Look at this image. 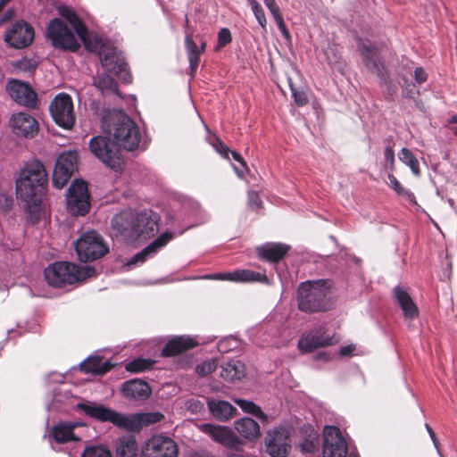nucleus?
<instances>
[{
  "label": "nucleus",
  "instance_id": "nucleus-10",
  "mask_svg": "<svg viewBox=\"0 0 457 457\" xmlns=\"http://www.w3.org/2000/svg\"><path fill=\"white\" fill-rule=\"evenodd\" d=\"M79 154L77 151H66L59 154L53 171V185L62 189L71 176L78 170Z\"/></svg>",
  "mask_w": 457,
  "mask_h": 457
},
{
  "label": "nucleus",
  "instance_id": "nucleus-51",
  "mask_svg": "<svg viewBox=\"0 0 457 457\" xmlns=\"http://www.w3.org/2000/svg\"><path fill=\"white\" fill-rule=\"evenodd\" d=\"M292 96L297 106H304L308 104L309 99L306 93L303 90H299L295 87H291Z\"/></svg>",
  "mask_w": 457,
  "mask_h": 457
},
{
  "label": "nucleus",
  "instance_id": "nucleus-30",
  "mask_svg": "<svg viewBox=\"0 0 457 457\" xmlns=\"http://www.w3.org/2000/svg\"><path fill=\"white\" fill-rule=\"evenodd\" d=\"M28 175L29 181V184L47 183V172L43 163L39 161H34L26 164L21 170L19 178H25Z\"/></svg>",
  "mask_w": 457,
  "mask_h": 457
},
{
  "label": "nucleus",
  "instance_id": "nucleus-57",
  "mask_svg": "<svg viewBox=\"0 0 457 457\" xmlns=\"http://www.w3.org/2000/svg\"><path fill=\"white\" fill-rule=\"evenodd\" d=\"M216 150L225 158L229 159L230 149L220 140L215 145Z\"/></svg>",
  "mask_w": 457,
  "mask_h": 457
},
{
  "label": "nucleus",
  "instance_id": "nucleus-42",
  "mask_svg": "<svg viewBox=\"0 0 457 457\" xmlns=\"http://www.w3.org/2000/svg\"><path fill=\"white\" fill-rule=\"evenodd\" d=\"M235 403L245 411L253 416L260 419L261 420L267 422L268 416L262 411L261 407L256 405L253 402L247 401L245 399H237Z\"/></svg>",
  "mask_w": 457,
  "mask_h": 457
},
{
  "label": "nucleus",
  "instance_id": "nucleus-2",
  "mask_svg": "<svg viewBox=\"0 0 457 457\" xmlns=\"http://www.w3.org/2000/svg\"><path fill=\"white\" fill-rule=\"evenodd\" d=\"M330 288L331 282L328 279L301 282L296 289L298 310L307 314L329 311L333 305Z\"/></svg>",
  "mask_w": 457,
  "mask_h": 457
},
{
  "label": "nucleus",
  "instance_id": "nucleus-60",
  "mask_svg": "<svg viewBox=\"0 0 457 457\" xmlns=\"http://www.w3.org/2000/svg\"><path fill=\"white\" fill-rule=\"evenodd\" d=\"M425 427H426V429L428 431V433L429 434V436L431 437L435 446L437 448V438H436V433L435 431L432 429V428L428 425V424H425Z\"/></svg>",
  "mask_w": 457,
  "mask_h": 457
},
{
  "label": "nucleus",
  "instance_id": "nucleus-5",
  "mask_svg": "<svg viewBox=\"0 0 457 457\" xmlns=\"http://www.w3.org/2000/svg\"><path fill=\"white\" fill-rule=\"evenodd\" d=\"M112 224L120 233L138 237H150L158 230L157 215L152 212H123L116 215Z\"/></svg>",
  "mask_w": 457,
  "mask_h": 457
},
{
  "label": "nucleus",
  "instance_id": "nucleus-15",
  "mask_svg": "<svg viewBox=\"0 0 457 457\" xmlns=\"http://www.w3.org/2000/svg\"><path fill=\"white\" fill-rule=\"evenodd\" d=\"M338 338L335 335L328 336L323 327H320L303 333L298 341V349L303 353H312L314 350L336 345Z\"/></svg>",
  "mask_w": 457,
  "mask_h": 457
},
{
  "label": "nucleus",
  "instance_id": "nucleus-49",
  "mask_svg": "<svg viewBox=\"0 0 457 457\" xmlns=\"http://www.w3.org/2000/svg\"><path fill=\"white\" fill-rule=\"evenodd\" d=\"M272 17H273L274 21L276 22V24L278 26V29L281 32L283 37L287 41H290L291 40V35H290V32H289L288 29L287 28V25L285 23L282 12L277 13V14L273 15Z\"/></svg>",
  "mask_w": 457,
  "mask_h": 457
},
{
  "label": "nucleus",
  "instance_id": "nucleus-26",
  "mask_svg": "<svg viewBox=\"0 0 457 457\" xmlns=\"http://www.w3.org/2000/svg\"><path fill=\"white\" fill-rule=\"evenodd\" d=\"M290 246L281 243H266L256 247V253L261 260L277 263L287 253Z\"/></svg>",
  "mask_w": 457,
  "mask_h": 457
},
{
  "label": "nucleus",
  "instance_id": "nucleus-16",
  "mask_svg": "<svg viewBox=\"0 0 457 457\" xmlns=\"http://www.w3.org/2000/svg\"><path fill=\"white\" fill-rule=\"evenodd\" d=\"M347 451L341 430L335 426H326L323 431V457H346Z\"/></svg>",
  "mask_w": 457,
  "mask_h": 457
},
{
  "label": "nucleus",
  "instance_id": "nucleus-9",
  "mask_svg": "<svg viewBox=\"0 0 457 457\" xmlns=\"http://www.w3.org/2000/svg\"><path fill=\"white\" fill-rule=\"evenodd\" d=\"M49 111L54 122L65 129H71L76 121L73 102L70 95L58 94L50 103Z\"/></svg>",
  "mask_w": 457,
  "mask_h": 457
},
{
  "label": "nucleus",
  "instance_id": "nucleus-19",
  "mask_svg": "<svg viewBox=\"0 0 457 457\" xmlns=\"http://www.w3.org/2000/svg\"><path fill=\"white\" fill-rule=\"evenodd\" d=\"M7 90L12 99L18 104L29 109H36L37 107V94L29 83L18 79H11L7 84Z\"/></svg>",
  "mask_w": 457,
  "mask_h": 457
},
{
  "label": "nucleus",
  "instance_id": "nucleus-31",
  "mask_svg": "<svg viewBox=\"0 0 457 457\" xmlns=\"http://www.w3.org/2000/svg\"><path fill=\"white\" fill-rule=\"evenodd\" d=\"M58 13L73 28L77 35L84 41L87 36V28L77 12L67 5L58 7Z\"/></svg>",
  "mask_w": 457,
  "mask_h": 457
},
{
  "label": "nucleus",
  "instance_id": "nucleus-64",
  "mask_svg": "<svg viewBox=\"0 0 457 457\" xmlns=\"http://www.w3.org/2000/svg\"><path fill=\"white\" fill-rule=\"evenodd\" d=\"M189 457H215V456L211 453H195L191 454Z\"/></svg>",
  "mask_w": 457,
  "mask_h": 457
},
{
  "label": "nucleus",
  "instance_id": "nucleus-3",
  "mask_svg": "<svg viewBox=\"0 0 457 457\" xmlns=\"http://www.w3.org/2000/svg\"><path fill=\"white\" fill-rule=\"evenodd\" d=\"M104 132L127 151L136 150L141 140L139 128L124 112H113L103 119Z\"/></svg>",
  "mask_w": 457,
  "mask_h": 457
},
{
  "label": "nucleus",
  "instance_id": "nucleus-56",
  "mask_svg": "<svg viewBox=\"0 0 457 457\" xmlns=\"http://www.w3.org/2000/svg\"><path fill=\"white\" fill-rule=\"evenodd\" d=\"M263 2L272 16L281 12L275 0H263Z\"/></svg>",
  "mask_w": 457,
  "mask_h": 457
},
{
  "label": "nucleus",
  "instance_id": "nucleus-24",
  "mask_svg": "<svg viewBox=\"0 0 457 457\" xmlns=\"http://www.w3.org/2000/svg\"><path fill=\"white\" fill-rule=\"evenodd\" d=\"M268 453L272 457H286L289 452L290 438L283 430H274L266 437Z\"/></svg>",
  "mask_w": 457,
  "mask_h": 457
},
{
  "label": "nucleus",
  "instance_id": "nucleus-32",
  "mask_svg": "<svg viewBox=\"0 0 457 457\" xmlns=\"http://www.w3.org/2000/svg\"><path fill=\"white\" fill-rule=\"evenodd\" d=\"M207 405L212 415L220 421H226L237 412V409L227 401L208 400Z\"/></svg>",
  "mask_w": 457,
  "mask_h": 457
},
{
  "label": "nucleus",
  "instance_id": "nucleus-40",
  "mask_svg": "<svg viewBox=\"0 0 457 457\" xmlns=\"http://www.w3.org/2000/svg\"><path fill=\"white\" fill-rule=\"evenodd\" d=\"M386 145L384 150V169L386 171L394 172L395 170V157L394 145L395 142L392 137H388L384 140Z\"/></svg>",
  "mask_w": 457,
  "mask_h": 457
},
{
  "label": "nucleus",
  "instance_id": "nucleus-44",
  "mask_svg": "<svg viewBox=\"0 0 457 457\" xmlns=\"http://www.w3.org/2000/svg\"><path fill=\"white\" fill-rule=\"evenodd\" d=\"M325 55L331 65H340L342 62V53L337 45H329L325 50Z\"/></svg>",
  "mask_w": 457,
  "mask_h": 457
},
{
  "label": "nucleus",
  "instance_id": "nucleus-43",
  "mask_svg": "<svg viewBox=\"0 0 457 457\" xmlns=\"http://www.w3.org/2000/svg\"><path fill=\"white\" fill-rule=\"evenodd\" d=\"M95 85L101 91L117 93L119 89L118 83L110 74H104L97 77L95 79Z\"/></svg>",
  "mask_w": 457,
  "mask_h": 457
},
{
  "label": "nucleus",
  "instance_id": "nucleus-55",
  "mask_svg": "<svg viewBox=\"0 0 457 457\" xmlns=\"http://www.w3.org/2000/svg\"><path fill=\"white\" fill-rule=\"evenodd\" d=\"M403 92L404 96L411 99H415L416 96H420V91L416 88L414 84H408Z\"/></svg>",
  "mask_w": 457,
  "mask_h": 457
},
{
  "label": "nucleus",
  "instance_id": "nucleus-39",
  "mask_svg": "<svg viewBox=\"0 0 457 457\" xmlns=\"http://www.w3.org/2000/svg\"><path fill=\"white\" fill-rule=\"evenodd\" d=\"M155 362L156 361L152 359L138 357L126 362L125 370L130 373L145 372L151 370L154 368Z\"/></svg>",
  "mask_w": 457,
  "mask_h": 457
},
{
  "label": "nucleus",
  "instance_id": "nucleus-7",
  "mask_svg": "<svg viewBox=\"0 0 457 457\" xmlns=\"http://www.w3.org/2000/svg\"><path fill=\"white\" fill-rule=\"evenodd\" d=\"M46 35L55 48L76 52L80 47L71 30L59 18L52 19L49 21Z\"/></svg>",
  "mask_w": 457,
  "mask_h": 457
},
{
  "label": "nucleus",
  "instance_id": "nucleus-17",
  "mask_svg": "<svg viewBox=\"0 0 457 457\" xmlns=\"http://www.w3.org/2000/svg\"><path fill=\"white\" fill-rule=\"evenodd\" d=\"M99 58L102 66L108 73L116 75L124 83H130L132 76L129 70L128 63L124 61L115 49L101 51Z\"/></svg>",
  "mask_w": 457,
  "mask_h": 457
},
{
  "label": "nucleus",
  "instance_id": "nucleus-1",
  "mask_svg": "<svg viewBox=\"0 0 457 457\" xmlns=\"http://www.w3.org/2000/svg\"><path fill=\"white\" fill-rule=\"evenodd\" d=\"M77 408L87 416L99 421H110L115 426L130 431H139L142 428L158 423L164 419L159 411L137 413L131 417L125 416L102 404L95 403H79Z\"/></svg>",
  "mask_w": 457,
  "mask_h": 457
},
{
  "label": "nucleus",
  "instance_id": "nucleus-48",
  "mask_svg": "<svg viewBox=\"0 0 457 457\" xmlns=\"http://www.w3.org/2000/svg\"><path fill=\"white\" fill-rule=\"evenodd\" d=\"M232 41V36L231 32L228 28H222L218 32V42L217 46H215V51H219L221 48L225 47L227 45L231 43Z\"/></svg>",
  "mask_w": 457,
  "mask_h": 457
},
{
  "label": "nucleus",
  "instance_id": "nucleus-53",
  "mask_svg": "<svg viewBox=\"0 0 457 457\" xmlns=\"http://www.w3.org/2000/svg\"><path fill=\"white\" fill-rule=\"evenodd\" d=\"M414 79L417 83L422 84L427 81L428 74L422 67H417L414 70Z\"/></svg>",
  "mask_w": 457,
  "mask_h": 457
},
{
  "label": "nucleus",
  "instance_id": "nucleus-22",
  "mask_svg": "<svg viewBox=\"0 0 457 457\" xmlns=\"http://www.w3.org/2000/svg\"><path fill=\"white\" fill-rule=\"evenodd\" d=\"M14 134L24 137H33L38 132V123L30 114L23 112L13 113L9 121Z\"/></svg>",
  "mask_w": 457,
  "mask_h": 457
},
{
  "label": "nucleus",
  "instance_id": "nucleus-4",
  "mask_svg": "<svg viewBox=\"0 0 457 457\" xmlns=\"http://www.w3.org/2000/svg\"><path fill=\"white\" fill-rule=\"evenodd\" d=\"M44 274L49 286L62 288L94 277L96 269L91 266H79L69 262H55L45 269Z\"/></svg>",
  "mask_w": 457,
  "mask_h": 457
},
{
  "label": "nucleus",
  "instance_id": "nucleus-47",
  "mask_svg": "<svg viewBox=\"0 0 457 457\" xmlns=\"http://www.w3.org/2000/svg\"><path fill=\"white\" fill-rule=\"evenodd\" d=\"M252 11L262 29H266L267 20L262 5L256 0H248Z\"/></svg>",
  "mask_w": 457,
  "mask_h": 457
},
{
  "label": "nucleus",
  "instance_id": "nucleus-35",
  "mask_svg": "<svg viewBox=\"0 0 457 457\" xmlns=\"http://www.w3.org/2000/svg\"><path fill=\"white\" fill-rule=\"evenodd\" d=\"M236 430L248 440L257 439L261 436L259 424L251 418H242L235 422Z\"/></svg>",
  "mask_w": 457,
  "mask_h": 457
},
{
  "label": "nucleus",
  "instance_id": "nucleus-25",
  "mask_svg": "<svg viewBox=\"0 0 457 457\" xmlns=\"http://www.w3.org/2000/svg\"><path fill=\"white\" fill-rule=\"evenodd\" d=\"M151 393L152 389L149 384L139 378L125 381L121 386L122 395L136 401L146 400Z\"/></svg>",
  "mask_w": 457,
  "mask_h": 457
},
{
  "label": "nucleus",
  "instance_id": "nucleus-41",
  "mask_svg": "<svg viewBox=\"0 0 457 457\" xmlns=\"http://www.w3.org/2000/svg\"><path fill=\"white\" fill-rule=\"evenodd\" d=\"M398 157L402 162H403L411 169L413 175H420L419 160L416 158V156L412 154V152L410 149L403 147L400 153L398 154Z\"/></svg>",
  "mask_w": 457,
  "mask_h": 457
},
{
  "label": "nucleus",
  "instance_id": "nucleus-37",
  "mask_svg": "<svg viewBox=\"0 0 457 457\" xmlns=\"http://www.w3.org/2000/svg\"><path fill=\"white\" fill-rule=\"evenodd\" d=\"M245 376V365L239 361H231L221 367L220 377L233 382Z\"/></svg>",
  "mask_w": 457,
  "mask_h": 457
},
{
  "label": "nucleus",
  "instance_id": "nucleus-28",
  "mask_svg": "<svg viewBox=\"0 0 457 457\" xmlns=\"http://www.w3.org/2000/svg\"><path fill=\"white\" fill-rule=\"evenodd\" d=\"M172 237L173 234L171 232L162 233L151 244L145 246L141 252L136 253L129 262V264L144 262L149 255L157 253L158 250L166 245L172 239Z\"/></svg>",
  "mask_w": 457,
  "mask_h": 457
},
{
  "label": "nucleus",
  "instance_id": "nucleus-58",
  "mask_svg": "<svg viewBox=\"0 0 457 457\" xmlns=\"http://www.w3.org/2000/svg\"><path fill=\"white\" fill-rule=\"evenodd\" d=\"M229 154H231L232 158L235 161L238 162L242 165L243 168L247 169L246 162H245V161L244 160V158L241 156V154L239 153H237L236 151H231L230 150Z\"/></svg>",
  "mask_w": 457,
  "mask_h": 457
},
{
  "label": "nucleus",
  "instance_id": "nucleus-62",
  "mask_svg": "<svg viewBox=\"0 0 457 457\" xmlns=\"http://www.w3.org/2000/svg\"><path fill=\"white\" fill-rule=\"evenodd\" d=\"M14 14V11L12 9H8L2 19V21H7L12 18Z\"/></svg>",
  "mask_w": 457,
  "mask_h": 457
},
{
  "label": "nucleus",
  "instance_id": "nucleus-50",
  "mask_svg": "<svg viewBox=\"0 0 457 457\" xmlns=\"http://www.w3.org/2000/svg\"><path fill=\"white\" fill-rule=\"evenodd\" d=\"M37 63L32 59L23 58L17 62L15 67L21 71L32 72L36 70Z\"/></svg>",
  "mask_w": 457,
  "mask_h": 457
},
{
  "label": "nucleus",
  "instance_id": "nucleus-20",
  "mask_svg": "<svg viewBox=\"0 0 457 457\" xmlns=\"http://www.w3.org/2000/svg\"><path fill=\"white\" fill-rule=\"evenodd\" d=\"M201 430L209 435L214 441L227 447L233 448L236 451L242 448L243 442L227 427L204 423L201 426Z\"/></svg>",
  "mask_w": 457,
  "mask_h": 457
},
{
  "label": "nucleus",
  "instance_id": "nucleus-54",
  "mask_svg": "<svg viewBox=\"0 0 457 457\" xmlns=\"http://www.w3.org/2000/svg\"><path fill=\"white\" fill-rule=\"evenodd\" d=\"M302 450L305 453H313L316 450L317 443L312 439H304L301 444Z\"/></svg>",
  "mask_w": 457,
  "mask_h": 457
},
{
  "label": "nucleus",
  "instance_id": "nucleus-52",
  "mask_svg": "<svg viewBox=\"0 0 457 457\" xmlns=\"http://www.w3.org/2000/svg\"><path fill=\"white\" fill-rule=\"evenodd\" d=\"M248 202L249 205L252 209L255 210L261 208L262 205V202L257 192H251L248 195Z\"/></svg>",
  "mask_w": 457,
  "mask_h": 457
},
{
  "label": "nucleus",
  "instance_id": "nucleus-36",
  "mask_svg": "<svg viewBox=\"0 0 457 457\" xmlns=\"http://www.w3.org/2000/svg\"><path fill=\"white\" fill-rule=\"evenodd\" d=\"M138 446L132 435L123 436L116 443L117 457H137Z\"/></svg>",
  "mask_w": 457,
  "mask_h": 457
},
{
  "label": "nucleus",
  "instance_id": "nucleus-63",
  "mask_svg": "<svg viewBox=\"0 0 457 457\" xmlns=\"http://www.w3.org/2000/svg\"><path fill=\"white\" fill-rule=\"evenodd\" d=\"M413 100H414L416 108H418L419 110L424 112L425 111V107H424L423 102L420 99H418L416 97Z\"/></svg>",
  "mask_w": 457,
  "mask_h": 457
},
{
  "label": "nucleus",
  "instance_id": "nucleus-45",
  "mask_svg": "<svg viewBox=\"0 0 457 457\" xmlns=\"http://www.w3.org/2000/svg\"><path fill=\"white\" fill-rule=\"evenodd\" d=\"M218 366L217 361L214 358L207 359L204 361L202 363L196 365L195 372L200 377H205L211 374L212 371L216 370Z\"/></svg>",
  "mask_w": 457,
  "mask_h": 457
},
{
  "label": "nucleus",
  "instance_id": "nucleus-33",
  "mask_svg": "<svg viewBox=\"0 0 457 457\" xmlns=\"http://www.w3.org/2000/svg\"><path fill=\"white\" fill-rule=\"evenodd\" d=\"M113 368V364L109 361H103V357L92 356L88 357L80 364V370L86 373H93L95 375H104Z\"/></svg>",
  "mask_w": 457,
  "mask_h": 457
},
{
  "label": "nucleus",
  "instance_id": "nucleus-6",
  "mask_svg": "<svg viewBox=\"0 0 457 457\" xmlns=\"http://www.w3.org/2000/svg\"><path fill=\"white\" fill-rule=\"evenodd\" d=\"M75 250L83 262L101 259L109 252L103 237L95 230L84 232L75 242Z\"/></svg>",
  "mask_w": 457,
  "mask_h": 457
},
{
  "label": "nucleus",
  "instance_id": "nucleus-12",
  "mask_svg": "<svg viewBox=\"0 0 457 457\" xmlns=\"http://www.w3.org/2000/svg\"><path fill=\"white\" fill-rule=\"evenodd\" d=\"M179 448L173 439L163 436H153L141 447V457H177Z\"/></svg>",
  "mask_w": 457,
  "mask_h": 457
},
{
  "label": "nucleus",
  "instance_id": "nucleus-13",
  "mask_svg": "<svg viewBox=\"0 0 457 457\" xmlns=\"http://www.w3.org/2000/svg\"><path fill=\"white\" fill-rule=\"evenodd\" d=\"M34 28L24 20L15 21L4 33V41L12 48L22 49L34 40Z\"/></svg>",
  "mask_w": 457,
  "mask_h": 457
},
{
  "label": "nucleus",
  "instance_id": "nucleus-34",
  "mask_svg": "<svg viewBox=\"0 0 457 457\" xmlns=\"http://www.w3.org/2000/svg\"><path fill=\"white\" fill-rule=\"evenodd\" d=\"M78 427L76 423L60 422L52 428V436L55 442L64 444L70 441H78L79 437L74 435V428Z\"/></svg>",
  "mask_w": 457,
  "mask_h": 457
},
{
  "label": "nucleus",
  "instance_id": "nucleus-61",
  "mask_svg": "<svg viewBox=\"0 0 457 457\" xmlns=\"http://www.w3.org/2000/svg\"><path fill=\"white\" fill-rule=\"evenodd\" d=\"M353 351V347L352 345H346V346L341 347L339 353L342 356H345V355L350 354Z\"/></svg>",
  "mask_w": 457,
  "mask_h": 457
},
{
  "label": "nucleus",
  "instance_id": "nucleus-27",
  "mask_svg": "<svg viewBox=\"0 0 457 457\" xmlns=\"http://www.w3.org/2000/svg\"><path fill=\"white\" fill-rule=\"evenodd\" d=\"M185 47L187 50V59L189 62L190 76L194 78L195 76L199 62L200 56L204 53L206 48V42L203 41L198 46L194 39L192 34H187L185 37Z\"/></svg>",
  "mask_w": 457,
  "mask_h": 457
},
{
  "label": "nucleus",
  "instance_id": "nucleus-29",
  "mask_svg": "<svg viewBox=\"0 0 457 457\" xmlns=\"http://www.w3.org/2000/svg\"><path fill=\"white\" fill-rule=\"evenodd\" d=\"M394 296L401 307L404 318L412 320L419 316V309L411 295L400 287L393 289Z\"/></svg>",
  "mask_w": 457,
  "mask_h": 457
},
{
  "label": "nucleus",
  "instance_id": "nucleus-14",
  "mask_svg": "<svg viewBox=\"0 0 457 457\" xmlns=\"http://www.w3.org/2000/svg\"><path fill=\"white\" fill-rule=\"evenodd\" d=\"M89 149L96 157L111 169L119 170L122 168V160L120 154L112 150L106 137L98 136L91 138Z\"/></svg>",
  "mask_w": 457,
  "mask_h": 457
},
{
  "label": "nucleus",
  "instance_id": "nucleus-38",
  "mask_svg": "<svg viewBox=\"0 0 457 457\" xmlns=\"http://www.w3.org/2000/svg\"><path fill=\"white\" fill-rule=\"evenodd\" d=\"M387 179L389 180L388 186L399 195L403 196L406 201H408L412 205H417V201L414 194L409 189L404 188L396 177L394 175V172L387 171Z\"/></svg>",
  "mask_w": 457,
  "mask_h": 457
},
{
  "label": "nucleus",
  "instance_id": "nucleus-46",
  "mask_svg": "<svg viewBox=\"0 0 457 457\" xmlns=\"http://www.w3.org/2000/svg\"><path fill=\"white\" fill-rule=\"evenodd\" d=\"M81 457H112V454L106 447L96 445L87 447Z\"/></svg>",
  "mask_w": 457,
  "mask_h": 457
},
{
  "label": "nucleus",
  "instance_id": "nucleus-23",
  "mask_svg": "<svg viewBox=\"0 0 457 457\" xmlns=\"http://www.w3.org/2000/svg\"><path fill=\"white\" fill-rule=\"evenodd\" d=\"M198 345L195 338L187 336H175L169 339L161 352L162 357H174Z\"/></svg>",
  "mask_w": 457,
  "mask_h": 457
},
{
  "label": "nucleus",
  "instance_id": "nucleus-11",
  "mask_svg": "<svg viewBox=\"0 0 457 457\" xmlns=\"http://www.w3.org/2000/svg\"><path fill=\"white\" fill-rule=\"evenodd\" d=\"M90 196L87 184L76 179L69 187L67 194V208L74 216H84L90 209Z\"/></svg>",
  "mask_w": 457,
  "mask_h": 457
},
{
  "label": "nucleus",
  "instance_id": "nucleus-59",
  "mask_svg": "<svg viewBox=\"0 0 457 457\" xmlns=\"http://www.w3.org/2000/svg\"><path fill=\"white\" fill-rule=\"evenodd\" d=\"M202 407H203V404L197 400H192L189 402L188 408L192 411H197L201 410Z\"/></svg>",
  "mask_w": 457,
  "mask_h": 457
},
{
  "label": "nucleus",
  "instance_id": "nucleus-8",
  "mask_svg": "<svg viewBox=\"0 0 457 457\" xmlns=\"http://www.w3.org/2000/svg\"><path fill=\"white\" fill-rule=\"evenodd\" d=\"M356 46L361 59L367 70L377 75L380 79L387 78L386 66L379 54L378 48L368 38H356Z\"/></svg>",
  "mask_w": 457,
  "mask_h": 457
},
{
  "label": "nucleus",
  "instance_id": "nucleus-21",
  "mask_svg": "<svg viewBox=\"0 0 457 457\" xmlns=\"http://www.w3.org/2000/svg\"><path fill=\"white\" fill-rule=\"evenodd\" d=\"M208 279L229 280L233 282H260L268 284L269 278L265 273L256 272L251 270H237L232 272H221L206 275Z\"/></svg>",
  "mask_w": 457,
  "mask_h": 457
},
{
  "label": "nucleus",
  "instance_id": "nucleus-18",
  "mask_svg": "<svg viewBox=\"0 0 457 457\" xmlns=\"http://www.w3.org/2000/svg\"><path fill=\"white\" fill-rule=\"evenodd\" d=\"M28 175L16 180L17 198L24 202L28 207H38L46 192L47 183L29 184Z\"/></svg>",
  "mask_w": 457,
  "mask_h": 457
}]
</instances>
